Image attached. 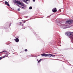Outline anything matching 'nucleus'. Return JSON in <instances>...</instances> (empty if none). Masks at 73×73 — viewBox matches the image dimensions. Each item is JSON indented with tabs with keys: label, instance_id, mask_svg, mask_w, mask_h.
<instances>
[{
	"label": "nucleus",
	"instance_id": "1",
	"mask_svg": "<svg viewBox=\"0 0 73 73\" xmlns=\"http://www.w3.org/2000/svg\"><path fill=\"white\" fill-rule=\"evenodd\" d=\"M41 55L42 56H45V57L48 56V57H51V54H41Z\"/></svg>",
	"mask_w": 73,
	"mask_h": 73
},
{
	"label": "nucleus",
	"instance_id": "2",
	"mask_svg": "<svg viewBox=\"0 0 73 73\" xmlns=\"http://www.w3.org/2000/svg\"><path fill=\"white\" fill-rule=\"evenodd\" d=\"M73 21H72L71 20H68L66 22V24H69L73 23Z\"/></svg>",
	"mask_w": 73,
	"mask_h": 73
},
{
	"label": "nucleus",
	"instance_id": "3",
	"mask_svg": "<svg viewBox=\"0 0 73 73\" xmlns=\"http://www.w3.org/2000/svg\"><path fill=\"white\" fill-rule=\"evenodd\" d=\"M15 3H16V4H19V5H20L21 4V2L20 1H17L16 0H14V1Z\"/></svg>",
	"mask_w": 73,
	"mask_h": 73
},
{
	"label": "nucleus",
	"instance_id": "4",
	"mask_svg": "<svg viewBox=\"0 0 73 73\" xmlns=\"http://www.w3.org/2000/svg\"><path fill=\"white\" fill-rule=\"evenodd\" d=\"M52 12L54 13H56L57 12V9L56 8H53L52 11Z\"/></svg>",
	"mask_w": 73,
	"mask_h": 73
},
{
	"label": "nucleus",
	"instance_id": "5",
	"mask_svg": "<svg viewBox=\"0 0 73 73\" xmlns=\"http://www.w3.org/2000/svg\"><path fill=\"white\" fill-rule=\"evenodd\" d=\"M20 5L21 6H23V7H25V8H26L27 7L26 5H25L24 3H21V4Z\"/></svg>",
	"mask_w": 73,
	"mask_h": 73
},
{
	"label": "nucleus",
	"instance_id": "6",
	"mask_svg": "<svg viewBox=\"0 0 73 73\" xmlns=\"http://www.w3.org/2000/svg\"><path fill=\"white\" fill-rule=\"evenodd\" d=\"M15 41L16 42H18L19 41V38H16L14 39Z\"/></svg>",
	"mask_w": 73,
	"mask_h": 73
},
{
	"label": "nucleus",
	"instance_id": "7",
	"mask_svg": "<svg viewBox=\"0 0 73 73\" xmlns=\"http://www.w3.org/2000/svg\"><path fill=\"white\" fill-rule=\"evenodd\" d=\"M7 57L6 56H4L3 57H0V59H2V58H5V57Z\"/></svg>",
	"mask_w": 73,
	"mask_h": 73
},
{
	"label": "nucleus",
	"instance_id": "8",
	"mask_svg": "<svg viewBox=\"0 0 73 73\" xmlns=\"http://www.w3.org/2000/svg\"><path fill=\"white\" fill-rule=\"evenodd\" d=\"M65 35L66 36H69V32H67L66 33Z\"/></svg>",
	"mask_w": 73,
	"mask_h": 73
},
{
	"label": "nucleus",
	"instance_id": "9",
	"mask_svg": "<svg viewBox=\"0 0 73 73\" xmlns=\"http://www.w3.org/2000/svg\"><path fill=\"white\" fill-rule=\"evenodd\" d=\"M28 1V0H23V1L25 3H27V1Z\"/></svg>",
	"mask_w": 73,
	"mask_h": 73
},
{
	"label": "nucleus",
	"instance_id": "10",
	"mask_svg": "<svg viewBox=\"0 0 73 73\" xmlns=\"http://www.w3.org/2000/svg\"><path fill=\"white\" fill-rule=\"evenodd\" d=\"M42 59H41L39 60L38 61V63H39V62H41V61H42Z\"/></svg>",
	"mask_w": 73,
	"mask_h": 73
},
{
	"label": "nucleus",
	"instance_id": "11",
	"mask_svg": "<svg viewBox=\"0 0 73 73\" xmlns=\"http://www.w3.org/2000/svg\"><path fill=\"white\" fill-rule=\"evenodd\" d=\"M20 25H23V23L22 22H20Z\"/></svg>",
	"mask_w": 73,
	"mask_h": 73
},
{
	"label": "nucleus",
	"instance_id": "12",
	"mask_svg": "<svg viewBox=\"0 0 73 73\" xmlns=\"http://www.w3.org/2000/svg\"><path fill=\"white\" fill-rule=\"evenodd\" d=\"M51 56H52L53 57H55V55L51 54Z\"/></svg>",
	"mask_w": 73,
	"mask_h": 73
},
{
	"label": "nucleus",
	"instance_id": "13",
	"mask_svg": "<svg viewBox=\"0 0 73 73\" xmlns=\"http://www.w3.org/2000/svg\"><path fill=\"white\" fill-rule=\"evenodd\" d=\"M29 9H32V7H30L29 8Z\"/></svg>",
	"mask_w": 73,
	"mask_h": 73
},
{
	"label": "nucleus",
	"instance_id": "14",
	"mask_svg": "<svg viewBox=\"0 0 73 73\" xmlns=\"http://www.w3.org/2000/svg\"><path fill=\"white\" fill-rule=\"evenodd\" d=\"M3 52H4V53L7 52V51H3L2 52H1V53H3Z\"/></svg>",
	"mask_w": 73,
	"mask_h": 73
},
{
	"label": "nucleus",
	"instance_id": "15",
	"mask_svg": "<svg viewBox=\"0 0 73 73\" xmlns=\"http://www.w3.org/2000/svg\"><path fill=\"white\" fill-rule=\"evenodd\" d=\"M5 4H8V2H7V1H5Z\"/></svg>",
	"mask_w": 73,
	"mask_h": 73
},
{
	"label": "nucleus",
	"instance_id": "16",
	"mask_svg": "<svg viewBox=\"0 0 73 73\" xmlns=\"http://www.w3.org/2000/svg\"><path fill=\"white\" fill-rule=\"evenodd\" d=\"M21 8L22 9H25V8H26V7H21Z\"/></svg>",
	"mask_w": 73,
	"mask_h": 73
},
{
	"label": "nucleus",
	"instance_id": "17",
	"mask_svg": "<svg viewBox=\"0 0 73 73\" xmlns=\"http://www.w3.org/2000/svg\"><path fill=\"white\" fill-rule=\"evenodd\" d=\"M25 52H27V51H28V50L27 49H25Z\"/></svg>",
	"mask_w": 73,
	"mask_h": 73
},
{
	"label": "nucleus",
	"instance_id": "18",
	"mask_svg": "<svg viewBox=\"0 0 73 73\" xmlns=\"http://www.w3.org/2000/svg\"><path fill=\"white\" fill-rule=\"evenodd\" d=\"M18 11H20V8L18 9Z\"/></svg>",
	"mask_w": 73,
	"mask_h": 73
},
{
	"label": "nucleus",
	"instance_id": "19",
	"mask_svg": "<svg viewBox=\"0 0 73 73\" xmlns=\"http://www.w3.org/2000/svg\"><path fill=\"white\" fill-rule=\"evenodd\" d=\"M7 5H8V6H9V4H8L7 3Z\"/></svg>",
	"mask_w": 73,
	"mask_h": 73
},
{
	"label": "nucleus",
	"instance_id": "20",
	"mask_svg": "<svg viewBox=\"0 0 73 73\" xmlns=\"http://www.w3.org/2000/svg\"><path fill=\"white\" fill-rule=\"evenodd\" d=\"M35 0H33V1H35Z\"/></svg>",
	"mask_w": 73,
	"mask_h": 73
},
{
	"label": "nucleus",
	"instance_id": "21",
	"mask_svg": "<svg viewBox=\"0 0 73 73\" xmlns=\"http://www.w3.org/2000/svg\"><path fill=\"white\" fill-rule=\"evenodd\" d=\"M1 53V52H0V53Z\"/></svg>",
	"mask_w": 73,
	"mask_h": 73
}]
</instances>
